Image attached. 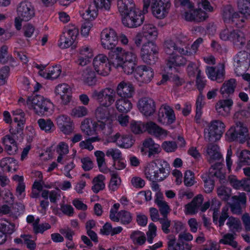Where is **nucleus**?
<instances>
[{
  "label": "nucleus",
  "instance_id": "obj_60",
  "mask_svg": "<svg viewBox=\"0 0 250 250\" xmlns=\"http://www.w3.org/2000/svg\"><path fill=\"white\" fill-rule=\"evenodd\" d=\"M106 155L107 157H111L114 162H116L117 160L120 159L122 157V153L121 151L118 149L110 148L106 151Z\"/></svg>",
  "mask_w": 250,
  "mask_h": 250
},
{
  "label": "nucleus",
  "instance_id": "obj_56",
  "mask_svg": "<svg viewBox=\"0 0 250 250\" xmlns=\"http://www.w3.org/2000/svg\"><path fill=\"white\" fill-rule=\"evenodd\" d=\"M184 183L186 186L191 187L194 184V174L191 170L186 171L184 174Z\"/></svg>",
  "mask_w": 250,
  "mask_h": 250
},
{
  "label": "nucleus",
  "instance_id": "obj_54",
  "mask_svg": "<svg viewBox=\"0 0 250 250\" xmlns=\"http://www.w3.org/2000/svg\"><path fill=\"white\" fill-rule=\"evenodd\" d=\"M111 179L110 181L109 188L110 190L113 191L116 190L118 188V180L120 182V178L119 177L118 173L115 171H112L111 173Z\"/></svg>",
  "mask_w": 250,
  "mask_h": 250
},
{
  "label": "nucleus",
  "instance_id": "obj_44",
  "mask_svg": "<svg viewBox=\"0 0 250 250\" xmlns=\"http://www.w3.org/2000/svg\"><path fill=\"white\" fill-rule=\"evenodd\" d=\"M120 217V221L123 225H127L130 224L132 220V215L128 211L121 210L118 212Z\"/></svg>",
  "mask_w": 250,
  "mask_h": 250
},
{
  "label": "nucleus",
  "instance_id": "obj_31",
  "mask_svg": "<svg viewBox=\"0 0 250 250\" xmlns=\"http://www.w3.org/2000/svg\"><path fill=\"white\" fill-rule=\"evenodd\" d=\"M55 92L56 95L60 96L62 104L66 105L70 103L72 98L71 89L68 84L62 83L58 85Z\"/></svg>",
  "mask_w": 250,
  "mask_h": 250
},
{
  "label": "nucleus",
  "instance_id": "obj_37",
  "mask_svg": "<svg viewBox=\"0 0 250 250\" xmlns=\"http://www.w3.org/2000/svg\"><path fill=\"white\" fill-rule=\"evenodd\" d=\"M130 99L131 98H121L117 100L116 107L119 112L126 113L131 110L132 104Z\"/></svg>",
  "mask_w": 250,
  "mask_h": 250
},
{
  "label": "nucleus",
  "instance_id": "obj_27",
  "mask_svg": "<svg viewBox=\"0 0 250 250\" xmlns=\"http://www.w3.org/2000/svg\"><path fill=\"white\" fill-rule=\"evenodd\" d=\"M145 129L150 135L159 140L165 139L168 134V131L153 122L147 123Z\"/></svg>",
  "mask_w": 250,
  "mask_h": 250
},
{
  "label": "nucleus",
  "instance_id": "obj_14",
  "mask_svg": "<svg viewBox=\"0 0 250 250\" xmlns=\"http://www.w3.org/2000/svg\"><path fill=\"white\" fill-rule=\"evenodd\" d=\"M109 56V55H108ZM112 59L103 54H99L93 61V65L98 74L106 76L110 71L111 65H112Z\"/></svg>",
  "mask_w": 250,
  "mask_h": 250
},
{
  "label": "nucleus",
  "instance_id": "obj_21",
  "mask_svg": "<svg viewBox=\"0 0 250 250\" xmlns=\"http://www.w3.org/2000/svg\"><path fill=\"white\" fill-rule=\"evenodd\" d=\"M160 146L155 143L154 141L150 138H146L143 142L141 147V151L144 155L150 159H154L161 152Z\"/></svg>",
  "mask_w": 250,
  "mask_h": 250
},
{
  "label": "nucleus",
  "instance_id": "obj_61",
  "mask_svg": "<svg viewBox=\"0 0 250 250\" xmlns=\"http://www.w3.org/2000/svg\"><path fill=\"white\" fill-rule=\"evenodd\" d=\"M10 67L7 65H5L0 69V82L2 84H4L9 75Z\"/></svg>",
  "mask_w": 250,
  "mask_h": 250
},
{
  "label": "nucleus",
  "instance_id": "obj_18",
  "mask_svg": "<svg viewBox=\"0 0 250 250\" xmlns=\"http://www.w3.org/2000/svg\"><path fill=\"white\" fill-rule=\"evenodd\" d=\"M235 71L242 74L246 72L250 66V55L246 51H241L233 57Z\"/></svg>",
  "mask_w": 250,
  "mask_h": 250
},
{
  "label": "nucleus",
  "instance_id": "obj_19",
  "mask_svg": "<svg viewBox=\"0 0 250 250\" xmlns=\"http://www.w3.org/2000/svg\"><path fill=\"white\" fill-rule=\"evenodd\" d=\"M224 21L226 23H235L238 28L243 27L245 25V19L240 18L239 14L234 12L230 5L224 6L222 14Z\"/></svg>",
  "mask_w": 250,
  "mask_h": 250
},
{
  "label": "nucleus",
  "instance_id": "obj_57",
  "mask_svg": "<svg viewBox=\"0 0 250 250\" xmlns=\"http://www.w3.org/2000/svg\"><path fill=\"white\" fill-rule=\"evenodd\" d=\"M148 231L146 232L147 241L149 244H152L154 238L156 236L157 227L156 225L151 223L148 226Z\"/></svg>",
  "mask_w": 250,
  "mask_h": 250
},
{
  "label": "nucleus",
  "instance_id": "obj_2",
  "mask_svg": "<svg viewBox=\"0 0 250 250\" xmlns=\"http://www.w3.org/2000/svg\"><path fill=\"white\" fill-rule=\"evenodd\" d=\"M13 122L16 124L15 128L11 127L10 134H7L2 138V143L4 148L9 155L16 154L18 150V146L16 140H18L19 136L21 137L25 123V113L21 109H17L12 112Z\"/></svg>",
  "mask_w": 250,
  "mask_h": 250
},
{
  "label": "nucleus",
  "instance_id": "obj_48",
  "mask_svg": "<svg viewBox=\"0 0 250 250\" xmlns=\"http://www.w3.org/2000/svg\"><path fill=\"white\" fill-rule=\"evenodd\" d=\"M146 124H144L141 121H133L130 124V128L131 131L136 134L142 133L145 129Z\"/></svg>",
  "mask_w": 250,
  "mask_h": 250
},
{
  "label": "nucleus",
  "instance_id": "obj_40",
  "mask_svg": "<svg viewBox=\"0 0 250 250\" xmlns=\"http://www.w3.org/2000/svg\"><path fill=\"white\" fill-rule=\"evenodd\" d=\"M84 83L89 85L92 86L96 84L97 78L95 72L91 69H86L83 74Z\"/></svg>",
  "mask_w": 250,
  "mask_h": 250
},
{
  "label": "nucleus",
  "instance_id": "obj_28",
  "mask_svg": "<svg viewBox=\"0 0 250 250\" xmlns=\"http://www.w3.org/2000/svg\"><path fill=\"white\" fill-rule=\"evenodd\" d=\"M138 106L140 111L146 116L152 115L155 111V102L150 98H144L140 100Z\"/></svg>",
  "mask_w": 250,
  "mask_h": 250
},
{
  "label": "nucleus",
  "instance_id": "obj_1",
  "mask_svg": "<svg viewBox=\"0 0 250 250\" xmlns=\"http://www.w3.org/2000/svg\"><path fill=\"white\" fill-rule=\"evenodd\" d=\"M97 121L85 119L82 122L81 128L83 132L87 135H94L96 131H104L107 127L110 132L112 130V115L107 107H98L95 111Z\"/></svg>",
  "mask_w": 250,
  "mask_h": 250
},
{
  "label": "nucleus",
  "instance_id": "obj_22",
  "mask_svg": "<svg viewBox=\"0 0 250 250\" xmlns=\"http://www.w3.org/2000/svg\"><path fill=\"white\" fill-rule=\"evenodd\" d=\"M135 78L142 83H149L154 77L153 69L150 66L141 65L137 66L133 71Z\"/></svg>",
  "mask_w": 250,
  "mask_h": 250
},
{
  "label": "nucleus",
  "instance_id": "obj_9",
  "mask_svg": "<svg viewBox=\"0 0 250 250\" xmlns=\"http://www.w3.org/2000/svg\"><path fill=\"white\" fill-rule=\"evenodd\" d=\"M248 129L244 124L241 122L236 123L235 125L231 126L226 133V139L229 142H239L243 144L246 142V133Z\"/></svg>",
  "mask_w": 250,
  "mask_h": 250
},
{
  "label": "nucleus",
  "instance_id": "obj_30",
  "mask_svg": "<svg viewBox=\"0 0 250 250\" xmlns=\"http://www.w3.org/2000/svg\"><path fill=\"white\" fill-rule=\"evenodd\" d=\"M116 92L121 98H132L134 94V88L131 83L122 81L118 84Z\"/></svg>",
  "mask_w": 250,
  "mask_h": 250
},
{
  "label": "nucleus",
  "instance_id": "obj_5",
  "mask_svg": "<svg viewBox=\"0 0 250 250\" xmlns=\"http://www.w3.org/2000/svg\"><path fill=\"white\" fill-rule=\"evenodd\" d=\"M165 51L169 56L167 61V65L169 69L176 68V67L186 64L187 60L182 55H188V50L178 46L173 41H167L165 42Z\"/></svg>",
  "mask_w": 250,
  "mask_h": 250
},
{
  "label": "nucleus",
  "instance_id": "obj_43",
  "mask_svg": "<svg viewBox=\"0 0 250 250\" xmlns=\"http://www.w3.org/2000/svg\"><path fill=\"white\" fill-rule=\"evenodd\" d=\"M235 237L232 233H228L224 235L219 243L224 245H228L235 249L238 246L237 242L234 240Z\"/></svg>",
  "mask_w": 250,
  "mask_h": 250
},
{
  "label": "nucleus",
  "instance_id": "obj_58",
  "mask_svg": "<svg viewBox=\"0 0 250 250\" xmlns=\"http://www.w3.org/2000/svg\"><path fill=\"white\" fill-rule=\"evenodd\" d=\"M161 147L167 152H172L177 149V145L174 141H164L162 144Z\"/></svg>",
  "mask_w": 250,
  "mask_h": 250
},
{
  "label": "nucleus",
  "instance_id": "obj_38",
  "mask_svg": "<svg viewBox=\"0 0 250 250\" xmlns=\"http://www.w3.org/2000/svg\"><path fill=\"white\" fill-rule=\"evenodd\" d=\"M46 71V72H43V74H41V75L48 80H53L59 77L62 72V68L60 65H56L48 67Z\"/></svg>",
  "mask_w": 250,
  "mask_h": 250
},
{
  "label": "nucleus",
  "instance_id": "obj_53",
  "mask_svg": "<svg viewBox=\"0 0 250 250\" xmlns=\"http://www.w3.org/2000/svg\"><path fill=\"white\" fill-rule=\"evenodd\" d=\"M240 165L241 166L250 165V151L243 150L239 156Z\"/></svg>",
  "mask_w": 250,
  "mask_h": 250
},
{
  "label": "nucleus",
  "instance_id": "obj_64",
  "mask_svg": "<svg viewBox=\"0 0 250 250\" xmlns=\"http://www.w3.org/2000/svg\"><path fill=\"white\" fill-rule=\"evenodd\" d=\"M51 225L48 223H44L39 224L38 226L33 229L34 234H42L45 231L51 228Z\"/></svg>",
  "mask_w": 250,
  "mask_h": 250
},
{
  "label": "nucleus",
  "instance_id": "obj_23",
  "mask_svg": "<svg viewBox=\"0 0 250 250\" xmlns=\"http://www.w3.org/2000/svg\"><path fill=\"white\" fill-rule=\"evenodd\" d=\"M95 96L100 105L104 107H108L114 103L115 101L116 93L111 88H105L100 92H95Z\"/></svg>",
  "mask_w": 250,
  "mask_h": 250
},
{
  "label": "nucleus",
  "instance_id": "obj_7",
  "mask_svg": "<svg viewBox=\"0 0 250 250\" xmlns=\"http://www.w3.org/2000/svg\"><path fill=\"white\" fill-rule=\"evenodd\" d=\"M204 183L205 190L206 193L212 192L215 185V178L221 182L225 180L226 172L224 165L217 162L211 166L208 173L203 174L201 176Z\"/></svg>",
  "mask_w": 250,
  "mask_h": 250
},
{
  "label": "nucleus",
  "instance_id": "obj_26",
  "mask_svg": "<svg viewBox=\"0 0 250 250\" xmlns=\"http://www.w3.org/2000/svg\"><path fill=\"white\" fill-rule=\"evenodd\" d=\"M184 19L188 21L201 22L208 18V14L201 9H194L186 11L183 14Z\"/></svg>",
  "mask_w": 250,
  "mask_h": 250
},
{
  "label": "nucleus",
  "instance_id": "obj_29",
  "mask_svg": "<svg viewBox=\"0 0 250 250\" xmlns=\"http://www.w3.org/2000/svg\"><path fill=\"white\" fill-rule=\"evenodd\" d=\"M204 201V198L201 194H198L194 197L191 201L185 206L184 212L186 215H194L198 213L200 206Z\"/></svg>",
  "mask_w": 250,
  "mask_h": 250
},
{
  "label": "nucleus",
  "instance_id": "obj_35",
  "mask_svg": "<svg viewBox=\"0 0 250 250\" xmlns=\"http://www.w3.org/2000/svg\"><path fill=\"white\" fill-rule=\"evenodd\" d=\"M0 167L3 172H15L18 168V162L13 157H5L0 160Z\"/></svg>",
  "mask_w": 250,
  "mask_h": 250
},
{
  "label": "nucleus",
  "instance_id": "obj_16",
  "mask_svg": "<svg viewBox=\"0 0 250 250\" xmlns=\"http://www.w3.org/2000/svg\"><path fill=\"white\" fill-rule=\"evenodd\" d=\"M225 125L219 120H214L210 123L208 128L205 130V137L210 142L220 140L225 131Z\"/></svg>",
  "mask_w": 250,
  "mask_h": 250
},
{
  "label": "nucleus",
  "instance_id": "obj_39",
  "mask_svg": "<svg viewBox=\"0 0 250 250\" xmlns=\"http://www.w3.org/2000/svg\"><path fill=\"white\" fill-rule=\"evenodd\" d=\"M236 87V80L230 79L223 83L220 88V93L223 95H229L234 93Z\"/></svg>",
  "mask_w": 250,
  "mask_h": 250
},
{
  "label": "nucleus",
  "instance_id": "obj_4",
  "mask_svg": "<svg viewBox=\"0 0 250 250\" xmlns=\"http://www.w3.org/2000/svg\"><path fill=\"white\" fill-rule=\"evenodd\" d=\"M109 55L112 59V65L117 68H121L127 75L132 74L137 67V56L132 51H126L117 47L114 51L109 52Z\"/></svg>",
  "mask_w": 250,
  "mask_h": 250
},
{
  "label": "nucleus",
  "instance_id": "obj_49",
  "mask_svg": "<svg viewBox=\"0 0 250 250\" xmlns=\"http://www.w3.org/2000/svg\"><path fill=\"white\" fill-rule=\"evenodd\" d=\"M207 153L212 160H219L222 158V154L218 150L217 145H211L208 146L207 149Z\"/></svg>",
  "mask_w": 250,
  "mask_h": 250
},
{
  "label": "nucleus",
  "instance_id": "obj_45",
  "mask_svg": "<svg viewBox=\"0 0 250 250\" xmlns=\"http://www.w3.org/2000/svg\"><path fill=\"white\" fill-rule=\"evenodd\" d=\"M227 225L231 231L234 230L236 231H239L242 229L240 221L238 219L232 216L229 218Z\"/></svg>",
  "mask_w": 250,
  "mask_h": 250
},
{
  "label": "nucleus",
  "instance_id": "obj_33",
  "mask_svg": "<svg viewBox=\"0 0 250 250\" xmlns=\"http://www.w3.org/2000/svg\"><path fill=\"white\" fill-rule=\"evenodd\" d=\"M14 223L3 221L0 222V245L4 244L7 239V235H10L15 230Z\"/></svg>",
  "mask_w": 250,
  "mask_h": 250
},
{
  "label": "nucleus",
  "instance_id": "obj_36",
  "mask_svg": "<svg viewBox=\"0 0 250 250\" xmlns=\"http://www.w3.org/2000/svg\"><path fill=\"white\" fill-rule=\"evenodd\" d=\"M233 104V102L231 99L219 100L215 104V109L218 113L222 115H227Z\"/></svg>",
  "mask_w": 250,
  "mask_h": 250
},
{
  "label": "nucleus",
  "instance_id": "obj_42",
  "mask_svg": "<svg viewBox=\"0 0 250 250\" xmlns=\"http://www.w3.org/2000/svg\"><path fill=\"white\" fill-rule=\"evenodd\" d=\"M38 124L41 129L44 131L46 133L51 132L54 127L53 122L50 119L45 120L44 119H40L38 121Z\"/></svg>",
  "mask_w": 250,
  "mask_h": 250
},
{
  "label": "nucleus",
  "instance_id": "obj_46",
  "mask_svg": "<svg viewBox=\"0 0 250 250\" xmlns=\"http://www.w3.org/2000/svg\"><path fill=\"white\" fill-rule=\"evenodd\" d=\"M229 217L227 210L223 209L218 221V216L217 214H215V212H214L213 214V222L215 224H217L218 222V226L221 227L224 225L225 221L226 219H228Z\"/></svg>",
  "mask_w": 250,
  "mask_h": 250
},
{
  "label": "nucleus",
  "instance_id": "obj_10",
  "mask_svg": "<svg viewBox=\"0 0 250 250\" xmlns=\"http://www.w3.org/2000/svg\"><path fill=\"white\" fill-rule=\"evenodd\" d=\"M158 48L154 42H147L144 43L141 49L142 60L150 65L154 64L158 59Z\"/></svg>",
  "mask_w": 250,
  "mask_h": 250
},
{
  "label": "nucleus",
  "instance_id": "obj_50",
  "mask_svg": "<svg viewBox=\"0 0 250 250\" xmlns=\"http://www.w3.org/2000/svg\"><path fill=\"white\" fill-rule=\"evenodd\" d=\"M238 7L241 13L250 15V0H238Z\"/></svg>",
  "mask_w": 250,
  "mask_h": 250
},
{
  "label": "nucleus",
  "instance_id": "obj_63",
  "mask_svg": "<svg viewBox=\"0 0 250 250\" xmlns=\"http://www.w3.org/2000/svg\"><path fill=\"white\" fill-rule=\"evenodd\" d=\"M159 222L161 224L163 232L165 234H168L170 232L169 228L170 226V221L168 219L167 216L161 218Z\"/></svg>",
  "mask_w": 250,
  "mask_h": 250
},
{
  "label": "nucleus",
  "instance_id": "obj_20",
  "mask_svg": "<svg viewBox=\"0 0 250 250\" xmlns=\"http://www.w3.org/2000/svg\"><path fill=\"white\" fill-rule=\"evenodd\" d=\"M170 6V0H152V13L156 18L163 19L167 16Z\"/></svg>",
  "mask_w": 250,
  "mask_h": 250
},
{
  "label": "nucleus",
  "instance_id": "obj_32",
  "mask_svg": "<svg viewBox=\"0 0 250 250\" xmlns=\"http://www.w3.org/2000/svg\"><path fill=\"white\" fill-rule=\"evenodd\" d=\"M57 125L61 131L66 135L71 134L74 129L73 122L70 117L65 115L60 116L57 119Z\"/></svg>",
  "mask_w": 250,
  "mask_h": 250
},
{
  "label": "nucleus",
  "instance_id": "obj_12",
  "mask_svg": "<svg viewBox=\"0 0 250 250\" xmlns=\"http://www.w3.org/2000/svg\"><path fill=\"white\" fill-rule=\"evenodd\" d=\"M180 239L177 241L175 236L172 235L168 236V250H191V246L187 243H185L183 240L186 241H191L193 236L190 233H184L179 235Z\"/></svg>",
  "mask_w": 250,
  "mask_h": 250
},
{
  "label": "nucleus",
  "instance_id": "obj_17",
  "mask_svg": "<svg viewBox=\"0 0 250 250\" xmlns=\"http://www.w3.org/2000/svg\"><path fill=\"white\" fill-rule=\"evenodd\" d=\"M111 0H93V5L90 4L84 13V18L94 20L98 15L99 10L109 11Z\"/></svg>",
  "mask_w": 250,
  "mask_h": 250
},
{
  "label": "nucleus",
  "instance_id": "obj_52",
  "mask_svg": "<svg viewBox=\"0 0 250 250\" xmlns=\"http://www.w3.org/2000/svg\"><path fill=\"white\" fill-rule=\"evenodd\" d=\"M196 86L200 93H203L204 89L206 85L205 77L202 74L201 72H199L196 75Z\"/></svg>",
  "mask_w": 250,
  "mask_h": 250
},
{
  "label": "nucleus",
  "instance_id": "obj_47",
  "mask_svg": "<svg viewBox=\"0 0 250 250\" xmlns=\"http://www.w3.org/2000/svg\"><path fill=\"white\" fill-rule=\"evenodd\" d=\"M134 141L131 136L124 135L122 136L120 140L118 143V146L121 148H128L133 144Z\"/></svg>",
  "mask_w": 250,
  "mask_h": 250
},
{
  "label": "nucleus",
  "instance_id": "obj_62",
  "mask_svg": "<svg viewBox=\"0 0 250 250\" xmlns=\"http://www.w3.org/2000/svg\"><path fill=\"white\" fill-rule=\"evenodd\" d=\"M0 197H2L3 201L9 204H12L14 201L13 194L9 191H4L0 188Z\"/></svg>",
  "mask_w": 250,
  "mask_h": 250
},
{
  "label": "nucleus",
  "instance_id": "obj_11",
  "mask_svg": "<svg viewBox=\"0 0 250 250\" xmlns=\"http://www.w3.org/2000/svg\"><path fill=\"white\" fill-rule=\"evenodd\" d=\"M220 38L225 41L232 42L234 45L238 48H242L246 43V38L244 34L239 30L228 29L223 30L220 33Z\"/></svg>",
  "mask_w": 250,
  "mask_h": 250
},
{
  "label": "nucleus",
  "instance_id": "obj_6",
  "mask_svg": "<svg viewBox=\"0 0 250 250\" xmlns=\"http://www.w3.org/2000/svg\"><path fill=\"white\" fill-rule=\"evenodd\" d=\"M170 165L167 161L162 159L152 161L145 170L146 178L149 181L155 180L161 182L166 179L169 174Z\"/></svg>",
  "mask_w": 250,
  "mask_h": 250
},
{
  "label": "nucleus",
  "instance_id": "obj_24",
  "mask_svg": "<svg viewBox=\"0 0 250 250\" xmlns=\"http://www.w3.org/2000/svg\"><path fill=\"white\" fill-rule=\"evenodd\" d=\"M18 16L21 17L24 21L31 20L35 16V9L32 3L28 1L21 2L17 10Z\"/></svg>",
  "mask_w": 250,
  "mask_h": 250
},
{
  "label": "nucleus",
  "instance_id": "obj_8",
  "mask_svg": "<svg viewBox=\"0 0 250 250\" xmlns=\"http://www.w3.org/2000/svg\"><path fill=\"white\" fill-rule=\"evenodd\" d=\"M26 103L29 108L33 109L39 116L51 113L54 108V104L50 100L37 94L28 96Z\"/></svg>",
  "mask_w": 250,
  "mask_h": 250
},
{
  "label": "nucleus",
  "instance_id": "obj_59",
  "mask_svg": "<svg viewBox=\"0 0 250 250\" xmlns=\"http://www.w3.org/2000/svg\"><path fill=\"white\" fill-rule=\"evenodd\" d=\"M188 74L190 77H194L198 74L199 72H201L200 69L197 66L195 63L190 62L187 68Z\"/></svg>",
  "mask_w": 250,
  "mask_h": 250
},
{
  "label": "nucleus",
  "instance_id": "obj_34",
  "mask_svg": "<svg viewBox=\"0 0 250 250\" xmlns=\"http://www.w3.org/2000/svg\"><path fill=\"white\" fill-rule=\"evenodd\" d=\"M142 34L147 42H154L158 36L156 27L150 23L145 24L142 28Z\"/></svg>",
  "mask_w": 250,
  "mask_h": 250
},
{
  "label": "nucleus",
  "instance_id": "obj_25",
  "mask_svg": "<svg viewBox=\"0 0 250 250\" xmlns=\"http://www.w3.org/2000/svg\"><path fill=\"white\" fill-rule=\"evenodd\" d=\"M176 120L173 108L169 105H165L158 113V121L162 124H171Z\"/></svg>",
  "mask_w": 250,
  "mask_h": 250
},
{
  "label": "nucleus",
  "instance_id": "obj_51",
  "mask_svg": "<svg viewBox=\"0 0 250 250\" xmlns=\"http://www.w3.org/2000/svg\"><path fill=\"white\" fill-rule=\"evenodd\" d=\"M219 197L224 201L229 200L231 195V189L224 186L220 187L217 189Z\"/></svg>",
  "mask_w": 250,
  "mask_h": 250
},
{
  "label": "nucleus",
  "instance_id": "obj_55",
  "mask_svg": "<svg viewBox=\"0 0 250 250\" xmlns=\"http://www.w3.org/2000/svg\"><path fill=\"white\" fill-rule=\"evenodd\" d=\"M21 238L23 240V243L26 246V248L29 250H35L36 248L37 245L35 242L31 240V236L27 234H21Z\"/></svg>",
  "mask_w": 250,
  "mask_h": 250
},
{
  "label": "nucleus",
  "instance_id": "obj_3",
  "mask_svg": "<svg viewBox=\"0 0 250 250\" xmlns=\"http://www.w3.org/2000/svg\"><path fill=\"white\" fill-rule=\"evenodd\" d=\"M117 6L125 26L135 28L143 24L145 16L142 11L136 8L133 0H118Z\"/></svg>",
  "mask_w": 250,
  "mask_h": 250
},
{
  "label": "nucleus",
  "instance_id": "obj_41",
  "mask_svg": "<svg viewBox=\"0 0 250 250\" xmlns=\"http://www.w3.org/2000/svg\"><path fill=\"white\" fill-rule=\"evenodd\" d=\"M104 179L105 177L102 174H99L93 179V182L94 184L92 187V190L94 193H97L104 188Z\"/></svg>",
  "mask_w": 250,
  "mask_h": 250
},
{
  "label": "nucleus",
  "instance_id": "obj_13",
  "mask_svg": "<svg viewBox=\"0 0 250 250\" xmlns=\"http://www.w3.org/2000/svg\"><path fill=\"white\" fill-rule=\"evenodd\" d=\"M79 33L78 28L74 25L65 27L59 40V47L62 49L69 47L74 43Z\"/></svg>",
  "mask_w": 250,
  "mask_h": 250
},
{
  "label": "nucleus",
  "instance_id": "obj_15",
  "mask_svg": "<svg viewBox=\"0 0 250 250\" xmlns=\"http://www.w3.org/2000/svg\"><path fill=\"white\" fill-rule=\"evenodd\" d=\"M101 42L102 46L108 50L109 52L114 51L118 42V36L116 32L112 28H105L101 33Z\"/></svg>",
  "mask_w": 250,
  "mask_h": 250
}]
</instances>
